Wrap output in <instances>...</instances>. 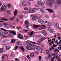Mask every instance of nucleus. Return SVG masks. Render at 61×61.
Masks as SVG:
<instances>
[{
    "label": "nucleus",
    "instance_id": "f257e3e1",
    "mask_svg": "<svg viewBox=\"0 0 61 61\" xmlns=\"http://www.w3.org/2000/svg\"><path fill=\"white\" fill-rule=\"evenodd\" d=\"M26 44L27 45V46L29 47H27L26 48L27 50H35V47L36 46V45H32V44L29 43L28 42H26Z\"/></svg>",
    "mask_w": 61,
    "mask_h": 61
},
{
    "label": "nucleus",
    "instance_id": "f03ea898",
    "mask_svg": "<svg viewBox=\"0 0 61 61\" xmlns=\"http://www.w3.org/2000/svg\"><path fill=\"white\" fill-rule=\"evenodd\" d=\"M46 4L50 7H52L53 5V4L51 2V0H48L46 1Z\"/></svg>",
    "mask_w": 61,
    "mask_h": 61
},
{
    "label": "nucleus",
    "instance_id": "7ed1b4c3",
    "mask_svg": "<svg viewBox=\"0 0 61 61\" xmlns=\"http://www.w3.org/2000/svg\"><path fill=\"white\" fill-rule=\"evenodd\" d=\"M7 7V6L6 5H5L4 6L3 5L1 7V11H5V9H6Z\"/></svg>",
    "mask_w": 61,
    "mask_h": 61
},
{
    "label": "nucleus",
    "instance_id": "20e7f679",
    "mask_svg": "<svg viewBox=\"0 0 61 61\" xmlns=\"http://www.w3.org/2000/svg\"><path fill=\"white\" fill-rule=\"evenodd\" d=\"M25 24L27 28H28V26H29V21L27 20H26L25 21Z\"/></svg>",
    "mask_w": 61,
    "mask_h": 61
},
{
    "label": "nucleus",
    "instance_id": "39448f33",
    "mask_svg": "<svg viewBox=\"0 0 61 61\" xmlns=\"http://www.w3.org/2000/svg\"><path fill=\"white\" fill-rule=\"evenodd\" d=\"M46 38H43L40 39L37 41V43H40L42 42V41H43L45 39H46Z\"/></svg>",
    "mask_w": 61,
    "mask_h": 61
},
{
    "label": "nucleus",
    "instance_id": "423d86ee",
    "mask_svg": "<svg viewBox=\"0 0 61 61\" xmlns=\"http://www.w3.org/2000/svg\"><path fill=\"white\" fill-rule=\"evenodd\" d=\"M0 30H3V31H4V34H5V35H7V34H8L9 33L8 32H7L8 31V30H6L4 28L0 29Z\"/></svg>",
    "mask_w": 61,
    "mask_h": 61
},
{
    "label": "nucleus",
    "instance_id": "0eeeda50",
    "mask_svg": "<svg viewBox=\"0 0 61 61\" xmlns=\"http://www.w3.org/2000/svg\"><path fill=\"white\" fill-rule=\"evenodd\" d=\"M22 4L23 6H25L27 5V3L24 1H22Z\"/></svg>",
    "mask_w": 61,
    "mask_h": 61
},
{
    "label": "nucleus",
    "instance_id": "6e6552de",
    "mask_svg": "<svg viewBox=\"0 0 61 61\" xmlns=\"http://www.w3.org/2000/svg\"><path fill=\"white\" fill-rule=\"evenodd\" d=\"M31 17L33 18V20H36V17H37V15H31Z\"/></svg>",
    "mask_w": 61,
    "mask_h": 61
},
{
    "label": "nucleus",
    "instance_id": "1a4fd4ad",
    "mask_svg": "<svg viewBox=\"0 0 61 61\" xmlns=\"http://www.w3.org/2000/svg\"><path fill=\"white\" fill-rule=\"evenodd\" d=\"M41 33L42 34L44 35V36H46V35L47 34L46 33V30H43L41 31Z\"/></svg>",
    "mask_w": 61,
    "mask_h": 61
},
{
    "label": "nucleus",
    "instance_id": "9d476101",
    "mask_svg": "<svg viewBox=\"0 0 61 61\" xmlns=\"http://www.w3.org/2000/svg\"><path fill=\"white\" fill-rule=\"evenodd\" d=\"M18 36L19 38L20 39H23V38H24L23 35L20 34H19L18 35Z\"/></svg>",
    "mask_w": 61,
    "mask_h": 61
},
{
    "label": "nucleus",
    "instance_id": "9b49d317",
    "mask_svg": "<svg viewBox=\"0 0 61 61\" xmlns=\"http://www.w3.org/2000/svg\"><path fill=\"white\" fill-rule=\"evenodd\" d=\"M9 41L8 40H4L3 41L2 43L3 44H6L7 42H8Z\"/></svg>",
    "mask_w": 61,
    "mask_h": 61
},
{
    "label": "nucleus",
    "instance_id": "f8f14e48",
    "mask_svg": "<svg viewBox=\"0 0 61 61\" xmlns=\"http://www.w3.org/2000/svg\"><path fill=\"white\" fill-rule=\"evenodd\" d=\"M29 12L30 13H35V10L33 9H30L29 10Z\"/></svg>",
    "mask_w": 61,
    "mask_h": 61
},
{
    "label": "nucleus",
    "instance_id": "ddd939ff",
    "mask_svg": "<svg viewBox=\"0 0 61 61\" xmlns=\"http://www.w3.org/2000/svg\"><path fill=\"white\" fill-rule=\"evenodd\" d=\"M49 30L50 32H51V33H53L54 32V30H53L52 29L51 27H49Z\"/></svg>",
    "mask_w": 61,
    "mask_h": 61
},
{
    "label": "nucleus",
    "instance_id": "4468645a",
    "mask_svg": "<svg viewBox=\"0 0 61 61\" xmlns=\"http://www.w3.org/2000/svg\"><path fill=\"white\" fill-rule=\"evenodd\" d=\"M37 4L39 5H43V3L41 2L38 1L37 2Z\"/></svg>",
    "mask_w": 61,
    "mask_h": 61
},
{
    "label": "nucleus",
    "instance_id": "2eb2a0df",
    "mask_svg": "<svg viewBox=\"0 0 61 61\" xmlns=\"http://www.w3.org/2000/svg\"><path fill=\"white\" fill-rule=\"evenodd\" d=\"M46 10L49 11V12H50V13H52L53 12V11L51 9H48Z\"/></svg>",
    "mask_w": 61,
    "mask_h": 61
},
{
    "label": "nucleus",
    "instance_id": "dca6fc26",
    "mask_svg": "<svg viewBox=\"0 0 61 61\" xmlns=\"http://www.w3.org/2000/svg\"><path fill=\"white\" fill-rule=\"evenodd\" d=\"M18 13V11L16 10H15L14 11V15L15 16H16L17 15V14Z\"/></svg>",
    "mask_w": 61,
    "mask_h": 61
},
{
    "label": "nucleus",
    "instance_id": "f3484780",
    "mask_svg": "<svg viewBox=\"0 0 61 61\" xmlns=\"http://www.w3.org/2000/svg\"><path fill=\"white\" fill-rule=\"evenodd\" d=\"M38 21L41 24H42V23H43L44 22V21H43V20L42 19H40L38 20Z\"/></svg>",
    "mask_w": 61,
    "mask_h": 61
},
{
    "label": "nucleus",
    "instance_id": "a211bd4d",
    "mask_svg": "<svg viewBox=\"0 0 61 61\" xmlns=\"http://www.w3.org/2000/svg\"><path fill=\"white\" fill-rule=\"evenodd\" d=\"M34 53H31L30 54V56L31 57H34Z\"/></svg>",
    "mask_w": 61,
    "mask_h": 61
},
{
    "label": "nucleus",
    "instance_id": "6ab92c4d",
    "mask_svg": "<svg viewBox=\"0 0 61 61\" xmlns=\"http://www.w3.org/2000/svg\"><path fill=\"white\" fill-rule=\"evenodd\" d=\"M40 26V25H34L33 26L34 27H35V28H37V27H39Z\"/></svg>",
    "mask_w": 61,
    "mask_h": 61
},
{
    "label": "nucleus",
    "instance_id": "aec40b11",
    "mask_svg": "<svg viewBox=\"0 0 61 61\" xmlns=\"http://www.w3.org/2000/svg\"><path fill=\"white\" fill-rule=\"evenodd\" d=\"M52 25V24L51 23V22H49L47 24V26H49Z\"/></svg>",
    "mask_w": 61,
    "mask_h": 61
},
{
    "label": "nucleus",
    "instance_id": "412c9836",
    "mask_svg": "<svg viewBox=\"0 0 61 61\" xmlns=\"http://www.w3.org/2000/svg\"><path fill=\"white\" fill-rule=\"evenodd\" d=\"M20 48L21 50H22V51H23L24 52H25V50L24 49V48L23 47H22V46L20 47Z\"/></svg>",
    "mask_w": 61,
    "mask_h": 61
},
{
    "label": "nucleus",
    "instance_id": "4be33fe9",
    "mask_svg": "<svg viewBox=\"0 0 61 61\" xmlns=\"http://www.w3.org/2000/svg\"><path fill=\"white\" fill-rule=\"evenodd\" d=\"M36 49L37 50H38V51H40V50H41L40 47L39 46L37 47V48Z\"/></svg>",
    "mask_w": 61,
    "mask_h": 61
},
{
    "label": "nucleus",
    "instance_id": "5701e85b",
    "mask_svg": "<svg viewBox=\"0 0 61 61\" xmlns=\"http://www.w3.org/2000/svg\"><path fill=\"white\" fill-rule=\"evenodd\" d=\"M3 51V50L2 48H0V53L2 54Z\"/></svg>",
    "mask_w": 61,
    "mask_h": 61
},
{
    "label": "nucleus",
    "instance_id": "b1692460",
    "mask_svg": "<svg viewBox=\"0 0 61 61\" xmlns=\"http://www.w3.org/2000/svg\"><path fill=\"white\" fill-rule=\"evenodd\" d=\"M10 48V46H6V49L7 50H9Z\"/></svg>",
    "mask_w": 61,
    "mask_h": 61
},
{
    "label": "nucleus",
    "instance_id": "393cba45",
    "mask_svg": "<svg viewBox=\"0 0 61 61\" xmlns=\"http://www.w3.org/2000/svg\"><path fill=\"white\" fill-rule=\"evenodd\" d=\"M8 36H9L10 37H12L13 36V35L12 33H10L8 34Z\"/></svg>",
    "mask_w": 61,
    "mask_h": 61
},
{
    "label": "nucleus",
    "instance_id": "a878e982",
    "mask_svg": "<svg viewBox=\"0 0 61 61\" xmlns=\"http://www.w3.org/2000/svg\"><path fill=\"white\" fill-rule=\"evenodd\" d=\"M15 16H14L12 18H10V20H13L14 19H15Z\"/></svg>",
    "mask_w": 61,
    "mask_h": 61
},
{
    "label": "nucleus",
    "instance_id": "bb28decb",
    "mask_svg": "<svg viewBox=\"0 0 61 61\" xmlns=\"http://www.w3.org/2000/svg\"><path fill=\"white\" fill-rule=\"evenodd\" d=\"M57 4L59 5L61 4V2H60V0H57Z\"/></svg>",
    "mask_w": 61,
    "mask_h": 61
},
{
    "label": "nucleus",
    "instance_id": "cd10ccee",
    "mask_svg": "<svg viewBox=\"0 0 61 61\" xmlns=\"http://www.w3.org/2000/svg\"><path fill=\"white\" fill-rule=\"evenodd\" d=\"M40 11L42 13H44V12H45V10L42 9H40Z\"/></svg>",
    "mask_w": 61,
    "mask_h": 61
},
{
    "label": "nucleus",
    "instance_id": "c85d7f7f",
    "mask_svg": "<svg viewBox=\"0 0 61 61\" xmlns=\"http://www.w3.org/2000/svg\"><path fill=\"white\" fill-rule=\"evenodd\" d=\"M29 33H30V36H32L33 34H34V32L33 31H32L31 32H30L28 33L29 35Z\"/></svg>",
    "mask_w": 61,
    "mask_h": 61
},
{
    "label": "nucleus",
    "instance_id": "c756f323",
    "mask_svg": "<svg viewBox=\"0 0 61 61\" xmlns=\"http://www.w3.org/2000/svg\"><path fill=\"white\" fill-rule=\"evenodd\" d=\"M1 20L3 21H8V19L5 18H2L1 19Z\"/></svg>",
    "mask_w": 61,
    "mask_h": 61
},
{
    "label": "nucleus",
    "instance_id": "7c9ffc66",
    "mask_svg": "<svg viewBox=\"0 0 61 61\" xmlns=\"http://www.w3.org/2000/svg\"><path fill=\"white\" fill-rule=\"evenodd\" d=\"M17 45H18L19 46H20L21 45V43L19 41H17Z\"/></svg>",
    "mask_w": 61,
    "mask_h": 61
},
{
    "label": "nucleus",
    "instance_id": "2f4dec72",
    "mask_svg": "<svg viewBox=\"0 0 61 61\" xmlns=\"http://www.w3.org/2000/svg\"><path fill=\"white\" fill-rule=\"evenodd\" d=\"M29 8L28 7H25L24 8V10L25 11H26L28 10Z\"/></svg>",
    "mask_w": 61,
    "mask_h": 61
},
{
    "label": "nucleus",
    "instance_id": "473e14b6",
    "mask_svg": "<svg viewBox=\"0 0 61 61\" xmlns=\"http://www.w3.org/2000/svg\"><path fill=\"white\" fill-rule=\"evenodd\" d=\"M3 35V33L2 31H0V36H1Z\"/></svg>",
    "mask_w": 61,
    "mask_h": 61
},
{
    "label": "nucleus",
    "instance_id": "72a5a7b5",
    "mask_svg": "<svg viewBox=\"0 0 61 61\" xmlns=\"http://www.w3.org/2000/svg\"><path fill=\"white\" fill-rule=\"evenodd\" d=\"M23 17H24V16L22 15H20V16L19 18H20V19H22L23 18Z\"/></svg>",
    "mask_w": 61,
    "mask_h": 61
},
{
    "label": "nucleus",
    "instance_id": "f704fd0d",
    "mask_svg": "<svg viewBox=\"0 0 61 61\" xmlns=\"http://www.w3.org/2000/svg\"><path fill=\"white\" fill-rule=\"evenodd\" d=\"M42 59L41 56H39V61H41V59Z\"/></svg>",
    "mask_w": 61,
    "mask_h": 61
},
{
    "label": "nucleus",
    "instance_id": "c9c22d12",
    "mask_svg": "<svg viewBox=\"0 0 61 61\" xmlns=\"http://www.w3.org/2000/svg\"><path fill=\"white\" fill-rule=\"evenodd\" d=\"M2 25H6V26L8 25V24H7L5 23H2Z\"/></svg>",
    "mask_w": 61,
    "mask_h": 61
},
{
    "label": "nucleus",
    "instance_id": "e433bc0d",
    "mask_svg": "<svg viewBox=\"0 0 61 61\" xmlns=\"http://www.w3.org/2000/svg\"><path fill=\"white\" fill-rule=\"evenodd\" d=\"M7 12L8 13H9V14H11V11H10V10H7Z\"/></svg>",
    "mask_w": 61,
    "mask_h": 61
},
{
    "label": "nucleus",
    "instance_id": "4c0bfd02",
    "mask_svg": "<svg viewBox=\"0 0 61 61\" xmlns=\"http://www.w3.org/2000/svg\"><path fill=\"white\" fill-rule=\"evenodd\" d=\"M18 47L17 46H15V47H14V49L16 50H17V48Z\"/></svg>",
    "mask_w": 61,
    "mask_h": 61
},
{
    "label": "nucleus",
    "instance_id": "58836bf2",
    "mask_svg": "<svg viewBox=\"0 0 61 61\" xmlns=\"http://www.w3.org/2000/svg\"><path fill=\"white\" fill-rule=\"evenodd\" d=\"M34 53L35 54H36V55H39V53H38V52H37L36 51L34 52Z\"/></svg>",
    "mask_w": 61,
    "mask_h": 61
},
{
    "label": "nucleus",
    "instance_id": "ea45409f",
    "mask_svg": "<svg viewBox=\"0 0 61 61\" xmlns=\"http://www.w3.org/2000/svg\"><path fill=\"white\" fill-rule=\"evenodd\" d=\"M15 40H11V43H15Z\"/></svg>",
    "mask_w": 61,
    "mask_h": 61
},
{
    "label": "nucleus",
    "instance_id": "a19ab883",
    "mask_svg": "<svg viewBox=\"0 0 61 61\" xmlns=\"http://www.w3.org/2000/svg\"><path fill=\"white\" fill-rule=\"evenodd\" d=\"M15 61H19V59L17 58H15Z\"/></svg>",
    "mask_w": 61,
    "mask_h": 61
},
{
    "label": "nucleus",
    "instance_id": "79ce46f5",
    "mask_svg": "<svg viewBox=\"0 0 61 61\" xmlns=\"http://www.w3.org/2000/svg\"><path fill=\"white\" fill-rule=\"evenodd\" d=\"M46 53H47V54H48V55H50V52H49L48 51H46Z\"/></svg>",
    "mask_w": 61,
    "mask_h": 61
},
{
    "label": "nucleus",
    "instance_id": "37998d69",
    "mask_svg": "<svg viewBox=\"0 0 61 61\" xmlns=\"http://www.w3.org/2000/svg\"><path fill=\"white\" fill-rule=\"evenodd\" d=\"M7 6H8V8H9V7H11V5L8 4L7 5Z\"/></svg>",
    "mask_w": 61,
    "mask_h": 61
},
{
    "label": "nucleus",
    "instance_id": "c03bdc74",
    "mask_svg": "<svg viewBox=\"0 0 61 61\" xmlns=\"http://www.w3.org/2000/svg\"><path fill=\"white\" fill-rule=\"evenodd\" d=\"M27 57L28 59H30V58L29 57V55H28Z\"/></svg>",
    "mask_w": 61,
    "mask_h": 61
},
{
    "label": "nucleus",
    "instance_id": "a18cd8bd",
    "mask_svg": "<svg viewBox=\"0 0 61 61\" xmlns=\"http://www.w3.org/2000/svg\"><path fill=\"white\" fill-rule=\"evenodd\" d=\"M21 27H17L16 28L18 30H19L20 28H21Z\"/></svg>",
    "mask_w": 61,
    "mask_h": 61
},
{
    "label": "nucleus",
    "instance_id": "49530a36",
    "mask_svg": "<svg viewBox=\"0 0 61 61\" xmlns=\"http://www.w3.org/2000/svg\"><path fill=\"white\" fill-rule=\"evenodd\" d=\"M49 45L50 46H52V43H51V41L49 43Z\"/></svg>",
    "mask_w": 61,
    "mask_h": 61
},
{
    "label": "nucleus",
    "instance_id": "de8ad7c7",
    "mask_svg": "<svg viewBox=\"0 0 61 61\" xmlns=\"http://www.w3.org/2000/svg\"><path fill=\"white\" fill-rule=\"evenodd\" d=\"M7 36H5V35H4L3 36V38H6V37H7Z\"/></svg>",
    "mask_w": 61,
    "mask_h": 61
},
{
    "label": "nucleus",
    "instance_id": "09e8293b",
    "mask_svg": "<svg viewBox=\"0 0 61 61\" xmlns=\"http://www.w3.org/2000/svg\"><path fill=\"white\" fill-rule=\"evenodd\" d=\"M14 55V54L13 53H11V54L10 55V56L11 57H12V56H13Z\"/></svg>",
    "mask_w": 61,
    "mask_h": 61
},
{
    "label": "nucleus",
    "instance_id": "8fccbe9b",
    "mask_svg": "<svg viewBox=\"0 0 61 61\" xmlns=\"http://www.w3.org/2000/svg\"><path fill=\"white\" fill-rule=\"evenodd\" d=\"M54 9H56V8H57V6H55L54 7Z\"/></svg>",
    "mask_w": 61,
    "mask_h": 61
},
{
    "label": "nucleus",
    "instance_id": "3c124183",
    "mask_svg": "<svg viewBox=\"0 0 61 61\" xmlns=\"http://www.w3.org/2000/svg\"><path fill=\"white\" fill-rule=\"evenodd\" d=\"M13 34V35H16V33H15V32H14L13 31V33H12Z\"/></svg>",
    "mask_w": 61,
    "mask_h": 61
},
{
    "label": "nucleus",
    "instance_id": "603ef678",
    "mask_svg": "<svg viewBox=\"0 0 61 61\" xmlns=\"http://www.w3.org/2000/svg\"><path fill=\"white\" fill-rule=\"evenodd\" d=\"M52 16L53 17V18H55V17H56V16H55V15L53 14L52 15Z\"/></svg>",
    "mask_w": 61,
    "mask_h": 61
},
{
    "label": "nucleus",
    "instance_id": "864d4df0",
    "mask_svg": "<svg viewBox=\"0 0 61 61\" xmlns=\"http://www.w3.org/2000/svg\"><path fill=\"white\" fill-rule=\"evenodd\" d=\"M52 40H54V41H55L56 39L55 38H54L53 39H52Z\"/></svg>",
    "mask_w": 61,
    "mask_h": 61
},
{
    "label": "nucleus",
    "instance_id": "5fc2aeb1",
    "mask_svg": "<svg viewBox=\"0 0 61 61\" xmlns=\"http://www.w3.org/2000/svg\"><path fill=\"white\" fill-rule=\"evenodd\" d=\"M51 50H52V49L51 48H50L49 49V51H51Z\"/></svg>",
    "mask_w": 61,
    "mask_h": 61
},
{
    "label": "nucleus",
    "instance_id": "6e6d98bb",
    "mask_svg": "<svg viewBox=\"0 0 61 61\" xmlns=\"http://www.w3.org/2000/svg\"><path fill=\"white\" fill-rule=\"evenodd\" d=\"M52 55L53 56H55L56 54L55 53H53L52 54Z\"/></svg>",
    "mask_w": 61,
    "mask_h": 61
},
{
    "label": "nucleus",
    "instance_id": "4d7b16f0",
    "mask_svg": "<svg viewBox=\"0 0 61 61\" xmlns=\"http://www.w3.org/2000/svg\"><path fill=\"white\" fill-rule=\"evenodd\" d=\"M53 46L54 47H56V45L55 44L53 45Z\"/></svg>",
    "mask_w": 61,
    "mask_h": 61
},
{
    "label": "nucleus",
    "instance_id": "13d9d810",
    "mask_svg": "<svg viewBox=\"0 0 61 61\" xmlns=\"http://www.w3.org/2000/svg\"><path fill=\"white\" fill-rule=\"evenodd\" d=\"M54 58H53L51 59V61H54Z\"/></svg>",
    "mask_w": 61,
    "mask_h": 61
},
{
    "label": "nucleus",
    "instance_id": "bf43d9fd",
    "mask_svg": "<svg viewBox=\"0 0 61 61\" xmlns=\"http://www.w3.org/2000/svg\"><path fill=\"white\" fill-rule=\"evenodd\" d=\"M54 43H55V42H54V41H52L51 42V44H54Z\"/></svg>",
    "mask_w": 61,
    "mask_h": 61
},
{
    "label": "nucleus",
    "instance_id": "052dcab7",
    "mask_svg": "<svg viewBox=\"0 0 61 61\" xmlns=\"http://www.w3.org/2000/svg\"><path fill=\"white\" fill-rule=\"evenodd\" d=\"M41 46L42 47H44V45L43 44H42L41 45Z\"/></svg>",
    "mask_w": 61,
    "mask_h": 61
},
{
    "label": "nucleus",
    "instance_id": "680f3d73",
    "mask_svg": "<svg viewBox=\"0 0 61 61\" xmlns=\"http://www.w3.org/2000/svg\"><path fill=\"white\" fill-rule=\"evenodd\" d=\"M4 57H5V56H3L1 57V58H2V59H4Z\"/></svg>",
    "mask_w": 61,
    "mask_h": 61
},
{
    "label": "nucleus",
    "instance_id": "e2e57ef3",
    "mask_svg": "<svg viewBox=\"0 0 61 61\" xmlns=\"http://www.w3.org/2000/svg\"><path fill=\"white\" fill-rule=\"evenodd\" d=\"M11 26L12 27H13V28H15V26Z\"/></svg>",
    "mask_w": 61,
    "mask_h": 61
},
{
    "label": "nucleus",
    "instance_id": "0e129e2a",
    "mask_svg": "<svg viewBox=\"0 0 61 61\" xmlns=\"http://www.w3.org/2000/svg\"><path fill=\"white\" fill-rule=\"evenodd\" d=\"M2 5V3L1 2L0 3V6H1Z\"/></svg>",
    "mask_w": 61,
    "mask_h": 61
},
{
    "label": "nucleus",
    "instance_id": "69168bd1",
    "mask_svg": "<svg viewBox=\"0 0 61 61\" xmlns=\"http://www.w3.org/2000/svg\"><path fill=\"white\" fill-rule=\"evenodd\" d=\"M56 26H57L58 25H59V24L58 23H57L56 24Z\"/></svg>",
    "mask_w": 61,
    "mask_h": 61
},
{
    "label": "nucleus",
    "instance_id": "338daca9",
    "mask_svg": "<svg viewBox=\"0 0 61 61\" xmlns=\"http://www.w3.org/2000/svg\"><path fill=\"white\" fill-rule=\"evenodd\" d=\"M42 26L44 27H46V25H42Z\"/></svg>",
    "mask_w": 61,
    "mask_h": 61
},
{
    "label": "nucleus",
    "instance_id": "774afa93",
    "mask_svg": "<svg viewBox=\"0 0 61 61\" xmlns=\"http://www.w3.org/2000/svg\"><path fill=\"white\" fill-rule=\"evenodd\" d=\"M59 47H60V48H61V45H59Z\"/></svg>",
    "mask_w": 61,
    "mask_h": 61
}]
</instances>
